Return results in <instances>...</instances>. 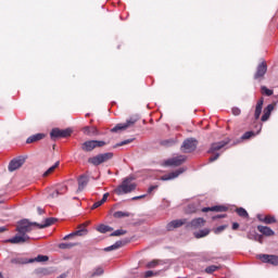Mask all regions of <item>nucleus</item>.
Segmentation results:
<instances>
[{
	"mask_svg": "<svg viewBox=\"0 0 278 278\" xmlns=\"http://www.w3.org/2000/svg\"><path fill=\"white\" fill-rule=\"evenodd\" d=\"M136 178L134 176H128L123 179L122 184L115 188L114 192L118 197H123V194H129L138 188V185L134 182Z\"/></svg>",
	"mask_w": 278,
	"mask_h": 278,
	"instance_id": "nucleus-1",
	"label": "nucleus"
},
{
	"mask_svg": "<svg viewBox=\"0 0 278 278\" xmlns=\"http://www.w3.org/2000/svg\"><path fill=\"white\" fill-rule=\"evenodd\" d=\"M34 227H38V223H30L27 219H22L17 223L16 231L17 233L27 236V233H30V231H34Z\"/></svg>",
	"mask_w": 278,
	"mask_h": 278,
	"instance_id": "nucleus-2",
	"label": "nucleus"
},
{
	"mask_svg": "<svg viewBox=\"0 0 278 278\" xmlns=\"http://www.w3.org/2000/svg\"><path fill=\"white\" fill-rule=\"evenodd\" d=\"M112 157H114V154L112 152H106V153H102V154H98L96 156L89 157L88 162L93 166H100V164L109 162V160H112Z\"/></svg>",
	"mask_w": 278,
	"mask_h": 278,
	"instance_id": "nucleus-3",
	"label": "nucleus"
},
{
	"mask_svg": "<svg viewBox=\"0 0 278 278\" xmlns=\"http://www.w3.org/2000/svg\"><path fill=\"white\" fill-rule=\"evenodd\" d=\"M198 141L194 138H188L182 142L181 151L182 153H192L197 150Z\"/></svg>",
	"mask_w": 278,
	"mask_h": 278,
	"instance_id": "nucleus-4",
	"label": "nucleus"
},
{
	"mask_svg": "<svg viewBox=\"0 0 278 278\" xmlns=\"http://www.w3.org/2000/svg\"><path fill=\"white\" fill-rule=\"evenodd\" d=\"M98 147H105V141H99V140H89L85 141L81 146L83 151H94Z\"/></svg>",
	"mask_w": 278,
	"mask_h": 278,
	"instance_id": "nucleus-5",
	"label": "nucleus"
},
{
	"mask_svg": "<svg viewBox=\"0 0 278 278\" xmlns=\"http://www.w3.org/2000/svg\"><path fill=\"white\" fill-rule=\"evenodd\" d=\"M257 260L263 264H270L271 266H278V256L273 254H257Z\"/></svg>",
	"mask_w": 278,
	"mask_h": 278,
	"instance_id": "nucleus-6",
	"label": "nucleus"
},
{
	"mask_svg": "<svg viewBox=\"0 0 278 278\" xmlns=\"http://www.w3.org/2000/svg\"><path fill=\"white\" fill-rule=\"evenodd\" d=\"M73 134V130L71 128L66 129H60V128H53L50 132L51 138H68Z\"/></svg>",
	"mask_w": 278,
	"mask_h": 278,
	"instance_id": "nucleus-7",
	"label": "nucleus"
},
{
	"mask_svg": "<svg viewBox=\"0 0 278 278\" xmlns=\"http://www.w3.org/2000/svg\"><path fill=\"white\" fill-rule=\"evenodd\" d=\"M4 242H9L10 244H25V242H29V237L18 232L13 238L7 239Z\"/></svg>",
	"mask_w": 278,
	"mask_h": 278,
	"instance_id": "nucleus-8",
	"label": "nucleus"
},
{
	"mask_svg": "<svg viewBox=\"0 0 278 278\" xmlns=\"http://www.w3.org/2000/svg\"><path fill=\"white\" fill-rule=\"evenodd\" d=\"M186 162V155H178L164 161L163 166H181Z\"/></svg>",
	"mask_w": 278,
	"mask_h": 278,
	"instance_id": "nucleus-9",
	"label": "nucleus"
},
{
	"mask_svg": "<svg viewBox=\"0 0 278 278\" xmlns=\"http://www.w3.org/2000/svg\"><path fill=\"white\" fill-rule=\"evenodd\" d=\"M23 164H25V157L24 156H18L16 159H13L9 163V172L14 173V170H18V168H21V166H23Z\"/></svg>",
	"mask_w": 278,
	"mask_h": 278,
	"instance_id": "nucleus-10",
	"label": "nucleus"
},
{
	"mask_svg": "<svg viewBox=\"0 0 278 278\" xmlns=\"http://www.w3.org/2000/svg\"><path fill=\"white\" fill-rule=\"evenodd\" d=\"M184 225H188V219H174L167 224L166 229L167 231H173V229H179Z\"/></svg>",
	"mask_w": 278,
	"mask_h": 278,
	"instance_id": "nucleus-11",
	"label": "nucleus"
},
{
	"mask_svg": "<svg viewBox=\"0 0 278 278\" xmlns=\"http://www.w3.org/2000/svg\"><path fill=\"white\" fill-rule=\"evenodd\" d=\"M88 229L86 228V225H80L78 229L74 232H71L70 235H66L63 240H70V238H75V236H87Z\"/></svg>",
	"mask_w": 278,
	"mask_h": 278,
	"instance_id": "nucleus-12",
	"label": "nucleus"
},
{
	"mask_svg": "<svg viewBox=\"0 0 278 278\" xmlns=\"http://www.w3.org/2000/svg\"><path fill=\"white\" fill-rule=\"evenodd\" d=\"M186 173V167H180L179 169H176L175 172H172L167 175H164L161 177L162 181H170V179H177L179 175Z\"/></svg>",
	"mask_w": 278,
	"mask_h": 278,
	"instance_id": "nucleus-13",
	"label": "nucleus"
},
{
	"mask_svg": "<svg viewBox=\"0 0 278 278\" xmlns=\"http://www.w3.org/2000/svg\"><path fill=\"white\" fill-rule=\"evenodd\" d=\"M268 71V65H266V62H262L256 67V73L254 74V79H262L266 75V72Z\"/></svg>",
	"mask_w": 278,
	"mask_h": 278,
	"instance_id": "nucleus-14",
	"label": "nucleus"
},
{
	"mask_svg": "<svg viewBox=\"0 0 278 278\" xmlns=\"http://www.w3.org/2000/svg\"><path fill=\"white\" fill-rule=\"evenodd\" d=\"M135 123H136V119L130 118L126 123L117 124L115 127L111 129V131H113V134H116V131H123L128 127H131V125H134Z\"/></svg>",
	"mask_w": 278,
	"mask_h": 278,
	"instance_id": "nucleus-15",
	"label": "nucleus"
},
{
	"mask_svg": "<svg viewBox=\"0 0 278 278\" xmlns=\"http://www.w3.org/2000/svg\"><path fill=\"white\" fill-rule=\"evenodd\" d=\"M230 140L226 139L224 141L215 142L211 144V148L208 150V153H216V151H220V149L227 147L229 144Z\"/></svg>",
	"mask_w": 278,
	"mask_h": 278,
	"instance_id": "nucleus-16",
	"label": "nucleus"
},
{
	"mask_svg": "<svg viewBox=\"0 0 278 278\" xmlns=\"http://www.w3.org/2000/svg\"><path fill=\"white\" fill-rule=\"evenodd\" d=\"M205 225V219H203L202 217H198L193 220H191L190 223L187 224V227H189V229H199L201 227H203Z\"/></svg>",
	"mask_w": 278,
	"mask_h": 278,
	"instance_id": "nucleus-17",
	"label": "nucleus"
},
{
	"mask_svg": "<svg viewBox=\"0 0 278 278\" xmlns=\"http://www.w3.org/2000/svg\"><path fill=\"white\" fill-rule=\"evenodd\" d=\"M83 134L89 137L99 136V129H97L94 126H85L83 128Z\"/></svg>",
	"mask_w": 278,
	"mask_h": 278,
	"instance_id": "nucleus-18",
	"label": "nucleus"
},
{
	"mask_svg": "<svg viewBox=\"0 0 278 278\" xmlns=\"http://www.w3.org/2000/svg\"><path fill=\"white\" fill-rule=\"evenodd\" d=\"M257 219L261 223H265V225H273V223H277V219L275 218V216H270V215L264 216L262 214H258Z\"/></svg>",
	"mask_w": 278,
	"mask_h": 278,
	"instance_id": "nucleus-19",
	"label": "nucleus"
},
{
	"mask_svg": "<svg viewBox=\"0 0 278 278\" xmlns=\"http://www.w3.org/2000/svg\"><path fill=\"white\" fill-rule=\"evenodd\" d=\"M273 110H275V105L273 104H268L265 109H264V114L261 117V121L263 123H266V121H268V118H270V114H273Z\"/></svg>",
	"mask_w": 278,
	"mask_h": 278,
	"instance_id": "nucleus-20",
	"label": "nucleus"
},
{
	"mask_svg": "<svg viewBox=\"0 0 278 278\" xmlns=\"http://www.w3.org/2000/svg\"><path fill=\"white\" fill-rule=\"evenodd\" d=\"M88 181H90V178H88V176H86V175H81L78 178V190H77V192H81L84 190V188H86V186H88Z\"/></svg>",
	"mask_w": 278,
	"mask_h": 278,
	"instance_id": "nucleus-21",
	"label": "nucleus"
},
{
	"mask_svg": "<svg viewBox=\"0 0 278 278\" xmlns=\"http://www.w3.org/2000/svg\"><path fill=\"white\" fill-rule=\"evenodd\" d=\"M262 108H264V98H261L255 106L254 117L257 121L262 116Z\"/></svg>",
	"mask_w": 278,
	"mask_h": 278,
	"instance_id": "nucleus-22",
	"label": "nucleus"
},
{
	"mask_svg": "<svg viewBox=\"0 0 278 278\" xmlns=\"http://www.w3.org/2000/svg\"><path fill=\"white\" fill-rule=\"evenodd\" d=\"M43 138H45V134L39 132V134L28 137L26 140V143L31 144L33 142H38L39 140H42Z\"/></svg>",
	"mask_w": 278,
	"mask_h": 278,
	"instance_id": "nucleus-23",
	"label": "nucleus"
},
{
	"mask_svg": "<svg viewBox=\"0 0 278 278\" xmlns=\"http://www.w3.org/2000/svg\"><path fill=\"white\" fill-rule=\"evenodd\" d=\"M257 230L263 233V236H267L270 237L275 233V231L273 229H270V227L268 226H257Z\"/></svg>",
	"mask_w": 278,
	"mask_h": 278,
	"instance_id": "nucleus-24",
	"label": "nucleus"
},
{
	"mask_svg": "<svg viewBox=\"0 0 278 278\" xmlns=\"http://www.w3.org/2000/svg\"><path fill=\"white\" fill-rule=\"evenodd\" d=\"M202 212H227V206L216 205L212 207H204Z\"/></svg>",
	"mask_w": 278,
	"mask_h": 278,
	"instance_id": "nucleus-25",
	"label": "nucleus"
},
{
	"mask_svg": "<svg viewBox=\"0 0 278 278\" xmlns=\"http://www.w3.org/2000/svg\"><path fill=\"white\" fill-rule=\"evenodd\" d=\"M58 219L54 217H49L45 220V224H37L38 229H45L46 227H51Z\"/></svg>",
	"mask_w": 278,
	"mask_h": 278,
	"instance_id": "nucleus-26",
	"label": "nucleus"
},
{
	"mask_svg": "<svg viewBox=\"0 0 278 278\" xmlns=\"http://www.w3.org/2000/svg\"><path fill=\"white\" fill-rule=\"evenodd\" d=\"M147 268H162V266H164V261H160V260H153L149 263H147Z\"/></svg>",
	"mask_w": 278,
	"mask_h": 278,
	"instance_id": "nucleus-27",
	"label": "nucleus"
},
{
	"mask_svg": "<svg viewBox=\"0 0 278 278\" xmlns=\"http://www.w3.org/2000/svg\"><path fill=\"white\" fill-rule=\"evenodd\" d=\"M108 197H110V193H104L101 201L93 203V205L91 206V210H97V207H101V205H103V203L108 201Z\"/></svg>",
	"mask_w": 278,
	"mask_h": 278,
	"instance_id": "nucleus-28",
	"label": "nucleus"
},
{
	"mask_svg": "<svg viewBox=\"0 0 278 278\" xmlns=\"http://www.w3.org/2000/svg\"><path fill=\"white\" fill-rule=\"evenodd\" d=\"M123 247V241H116L113 245L104 248V251H116L117 249H121Z\"/></svg>",
	"mask_w": 278,
	"mask_h": 278,
	"instance_id": "nucleus-29",
	"label": "nucleus"
},
{
	"mask_svg": "<svg viewBox=\"0 0 278 278\" xmlns=\"http://www.w3.org/2000/svg\"><path fill=\"white\" fill-rule=\"evenodd\" d=\"M114 228L110 227L108 225H103L101 224L100 226H98L97 231H99L100 233H108V231H113Z\"/></svg>",
	"mask_w": 278,
	"mask_h": 278,
	"instance_id": "nucleus-30",
	"label": "nucleus"
},
{
	"mask_svg": "<svg viewBox=\"0 0 278 278\" xmlns=\"http://www.w3.org/2000/svg\"><path fill=\"white\" fill-rule=\"evenodd\" d=\"M114 218H127L131 216L129 212L117 211L113 214Z\"/></svg>",
	"mask_w": 278,
	"mask_h": 278,
	"instance_id": "nucleus-31",
	"label": "nucleus"
},
{
	"mask_svg": "<svg viewBox=\"0 0 278 278\" xmlns=\"http://www.w3.org/2000/svg\"><path fill=\"white\" fill-rule=\"evenodd\" d=\"M204 270L207 275H212L213 273H216V270H220V265H210Z\"/></svg>",
	"mask_w": 278,
	"mask_h": 278,
	"instance_id": "nucleus-32",
	"label": "nucleus"
},
{
	"mask_svg": "<svg viewBox=\"0 0 278 278\" xmlns=\"http://www.w3.org/2000/svg\"><path fill=\"white\" fill-rule=\"evenodd\" d=\"M60 166V161H58L54 165H52L50 168L47 169V172L43 173V177H49L53 170H55Z\"/></svg>",
	"mask_w": 278,
	"mask_h": 278,
	"instance_id": "nucleus-33",
	"label": "nucleus"
},
{
	"mask_svg": "<svg viewBox=\"0 0 278 278\" xmlns=\"http://www.w3.org/2000/svg\"><path fill=\"white\" fill-rule=\"evenodd\" d=\"M238 216H241V218H249V213L243 207H239L236 210Z\"/></svg>",
	"mask_w": 278,
	"mask_h": 278,
	"instance_id": "nucleus-34",
	"label": "nucleus"
},
{
	"mask_svg": "<svg viewBox=\"0 0 278 278\" xmlns=\"http://www.w3.org/2000/svg\"><path fill=\"white\" fill-rule=\"evenodd\" d=\"M205 236H210L208 229L199 230L198 232L194 233L195 238H205Z\"/></svg>",
	"mask_w": 278,
	"mask_h": 278,
	"instance_id": "nucleus-35",
	"label": "nucleus"
},
{
	"mask_svg": "<svg viewBox=\"0 0 278 278\" xmlns=\"http://www.w3.org/2000/svg\"><path fill=\"white\" fill-rule=\"evenodd\" d=\"M30 263L34 262H49V256L47 255H38L37 257L29 261Z\"/></svg>",
	"mask_w": 278,
	"mask_h": 278,
	"instance_id": "nucleus-36",
	"label": "nucleus"
},
{
	"mask_svg": "<svg viewBox=\"0 0 278 278\" xmlns=\"http://www.w3.org/2000/svg\"><path fill=\"white\" fill-rule=\"evenodd\" d=\"M73 247H77V243H60L59 244V249H73Z\"/></svg>",
	"mask_w": 278,
	"mask_h": 278,
	"instance_id": "nucleus-37",
	"label": "nucleus"
},
{
	"mask_svg": "<svg viewBox=\"0 0 278 278\" xmlns=\"http://www.w3.org/2000/svg\"><path fill=\"white\" fill-rule=\"evenodd\" d=\"M262 94L266 97H273V90L268 89L266 86L261 87Z\"/></svg>",
	"mask_w": 278,
	"mask_h": 278,
	"instance_id": "nucleus-38",
	"label": "nucleus"
},
{
	"mask_svg": "<svg viewBox=\"0 0 278 278\" xmlns=\"http://www.w3.org/2000/svg\"><path fill=\"white\" fill-rule=\"evenodd\" d=\"M127 233V230L124 229H117L111 233L112 237H118V236H125Z\"/></svg>",
	"mask_w": 278,
	"mask_h": 278,
	"instance_id": "nucleus-39",
	"label": "nucleus"
},
{
	"mask_svg": "<svg viewBox=\"0 0 278 278\" xmlns=\"http://www.w3.org/2000/svg\"><path fill=\"white\" fill-rule=\"evenodd\" d=\"M131 142H134V139H126L122 142L116 143L114 148L116 149V147H125V144H131Z\"/></svg>",
	"mask_w": 278,
	"mask_h": 278,
	"instance_id": "nucleus-40",
	"label": "nucleus"
},
{
	"mask_svg": "<svg viewBox=\"0 0 278 278\" xmlns=\"http://www.w3.org/2000/svg\"><path fill=\"white\" fill-rule=\"evenodd\" d=\"M253 136H255V132L247 131L245 134L242 135L240 140H249V138H253Z\"/></svg>",
	"mask_w": 278,
	"mask_h": 278,
	"instance_id": "nucleus-41",
	"label": "nucleus"
},
{
	"mask_svg": "<svg viewBox=\"0 0 278 278\" xmlns=\"http://www.w3.org/2000/svg\"><path fill=\"white\" fill-rule=\"evenodd\" d=\"M143 277L146 278H150V277H157V273L153 271V270H148L143 274Z\"/></svg>",
	"mask_w": 278,
	"mask_h": 278,
	"instance_id": "nucleus-42",
	"label": "nucleus"
},
{
	"mask_svg": "<svg viewBox=\"0 0 278 278\" xmlns=\"http://www.w3.org/2000/svg\"><path fill=\"white\" fill-rule=\"evenodd\" d=\"M103 273V268L99 267L97 268L92 274L91 277H101V274Z\"/></svg>",
	"mask_w": 278,
	"mask_h": 278,
	"instance_id": "nucleus-43",
	"label": "nucleus"
},
{
	"mask_svg": "<svg viewBox=\"0 0 278 278\" xmlns=\"http://www.w3.org/2000/svg\"><path fill=\"white\" fill-rule=\"evenodd\" d=\"M161 144H163V147H170V146L175 144V141L173 139L164 140L161 142Z\"/></svg>",
	"mask_w": 278,
	"mask_h": 278,
	"instance_id": "nucleus-44",
	"label": "nucleus"
},
{
	"mask_svg": "<svg viewBox=\"0 0 278 278\" xmlns=\"http://www.w3.org/2000/svg\"><path fill=\"white\" fill-rule=\"evenodd\" d=\"M60 194V190H54L49 194L50 199H58V195Z\"/></svg>",
	"mask_w": 278,
	"mask_h": 278,
	"instance_id": "nucleus-45",
	"label": "nucleus"
},
{
	"mask_svg": "<svg viewBox=\"0 0 278 278\" xmlns=\"http://www.w3.org/2000/svg\"><path fill=\"white\" fill-rule=\"evenodd\" d=\"M232 114L233 116H240L242 114V111L239 108H232Z\"/></svg>",
	"mask_w": 278,
	"mask_h": 278,
	"instance_id": "nucleus-46",
	"label": "nucleus"
},
{
	"mask_svg": "<svg viewBox=\"0 0 278 278\" xmlns=\"http://www.w3.org/2000/svg\"><path fill=\"white\" fill-rule=\"evenodd\" d=\"M220 157V153H215L213 156L208 159V162H216Z\"/></svg>",
	"mask_w": 278,
	"mask_h": 278,
	"instance_id": "nucleus-47",
	"label": "nucleus"
},
{
	"mask_svg": "<svg viewBox=\"0 0 278 278\" xmlns=\"http://www.w3.org/2000/svg\"><path fill=\"white\" fill-rule=\"evenodd\" d=\"M11 264H25V262H23V258H12Z\"/></svg>",
	"mask_w": 278,
	"mask_h": 278,
	"instance_id": "nucleus-48",
	"label": "nucleus"
},
{
	"mask_svg": "<svg viewBox=\"0 0 278 278\" xmlns=\"http://www.w3.org/2000/svg\"><path fill=\"white\" fill-rule=\"evenodd\" d=\"M153 190H157V185L150 186V187L148 188V194H152Z\"/></svg>",
	"mask_w": 278,
	"mask_h": 278,
	"instance_id": "nucleus-49",
	"label": "nucleus"
},
{
	"mask_svg": "<svg viewBox=\"0 0 278 278\" xmlns=\"http://www.w3.org/2000/svg\"><path fill=\"white\" fill-rule=\"evenodd\" d=\"M56 190L60 191V194H64V192H66V186L62 185L60 188H58Z\"/></svg>",
	"mask_w": 278,
	"mask_h": 278,
	"instance_id": "nucleus-50",
	"label": "nucleus"
},
{
	"mask_svg": "<svg viewBox=\"0 0 278 278\" xmlns=\"http://www.w3.org/2000/svg\"><path fill=\"white\" fill-rule=\"evenodd\" d=\"M263 236L262 235H255L254 236V240H256V242H260L262 244V240H263Z\"/></svg>",
	"mask_w": 278,
	"mask_h": 278,
	"instance_id": "nucleus-51",
	"label": "nucleus"
},
{
	"mask_svg": "<svg viewBox=\"0 0 278 278\" xmlns=\"http://www.w3.org/2000/svg\"><path fill=\"white\" fill-rule=\"evenodd\" d=\"M220 231H225V226H219L215 229V233H220Z\"/></svg>",
	"mask_w": 278,
	"mask_h": 278,
	"instance_id": "nucleus-52",
	"label": "nucleus"
},
{
	"mask_svg": "<svg viewBox=\"0 0 278 278\" xmlns=\"http://www.w3.org/2000/svg\"><path fill=\"white\" fill-rule=\"evenodd\" d=\"M144 198H147V194L137 195L132 198V201H138L139 199H144Z\"/></svg>",
	"mask_w": 278,
	"mask_h": 278,
	"instance_id": "nucleus-53",
	"label": "nucleus"
},
{
	"mask_svg": "<svg viewBox=\"0 0 278 278\" xmlns=\"http://www.w3.org/2000/svg\"><path fill=\"white\" fill-rule=\"evenodd\" d=\"M239 227H240V224H238V223H233L232 224V229L233 230L238 229Z\"/></svg>",
	"mask_w": 278,
	"mask_h": 278,
	"instance_id": "nucleus-54",
	"label": "nucleus"
},
{
	"mask_svg": "<svg viewBox=\"0 0 278 278\" xmlns=\"http://www.w3.org/2000/svg\"><path fill=\"white\" fill-rule=\"evenodd\" d=\"M37 212H38L39 215L45 214V210H42L41 207H38V208H37Z\"/></svg>",
	"mask_w": 278,
	"mask_h": 278,
	"instance_id": "nucleus-55",
	"label": "nucleus"
},
{
	"mask_svg": "<svg viewBox=\"0 0 278 278\" xmlns=\"http://www.w3.org/2000/svg\"><path fill=\"white\" fill-rule=\"evenodd\" d=\"M66 277H71L70 273L62 274L59 278H66Z\"/></svg>",
	"mask_w": 278,
	"mask_h": 278,
	"instance_id": "nucleus-56",
	"label": "nucleus"
},
{
	"mask_svg": "<svg viewBox=\"0 0 278 278\" xmlns=\"http://www.w3.org/2000/svg\"><path fill=\"white\" fill-rule=\"evenodd\" d=\"M216 218H225V215H217L213 217V220H216Z\"/></svg>",
	"mask_w": 278,
	"mask_h": 278,
	"instance_id": "nucleus-57",
	"label": "nucleus"
},
{
	"mask_svg": "<svg viewBox=\"0 0 278 278\" xmlns=\"http://www.w3.org/2000/svg\"><path fill=\"white\" fill-rule=\"evenodd\" d=\"M5 231V227H0V233H3Z\"/></svg>",
	"mask_w": 278,
	"mask_h": 278,
	"instance_id": "nucleus-58",
	"label": "nucleus"
},
{
	"mask_svg": "<svg viewBox=\"0 0 278 278\" xmlns=\"http://www.w3.org/2000/svg\"><path fill=\"white\" fill-rule=\"evenodd\" d=\"M0 278H3V274L0 273Z\"/></svg>",
	"mask_w": 278,
	"mask_h": 278,
	"instance_id": "nucleus-59",
	"label": "nucleus"
},
{
	"mask_svg": "<svg viewBox=\"0 0 278 278\" xmlns=\"http://www.w3.org/2000/svg\"><path fill=\"white\" fill-rule=\"evenodd\" d=\"M42 273H47V269H43Z\"/></svg>",
	"mask_w": 278,
	"mask_h": 278,
	"instance_id": "nucleus-60",
	"label": "nucleus"
},
{
	"mask_svg": "<svg viewBox=\"0 0 278 278\" xmlns=\"http://www.w3.org/2000/svg\"><path fill=\"white\" fill-rule=\"evenodd\" d=\"M248 238H250V240H251V235H250V236H248Z\"/></svg>",
	"mask_w": 278,
	"mask_h": 278,
	"instance_id": "nucleus-61",
	"label": "nucleus"
}]
</instances>
